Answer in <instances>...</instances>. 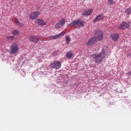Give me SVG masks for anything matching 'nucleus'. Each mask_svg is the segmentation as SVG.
<instances>
[{
    "mask_svg": "<svg viewBox=\"0 0 131 131\" xmlns=\"http://www.w3.org/2000/svg\"><path fill=\"white\" fill-rule=\"evenodd\" d=\"M96 36L93 37L89 39L85 45L86 46H94L97 40H102L103 39V32L101 30H98L96 33Z\"/></svg>",
    "mask_w": 131,
    "mask_h": 131,
    "instance_id": "nucleus-1",
    "label": "nucleus"
},
{
    "mask_svg": "<svg viewBox=\"0 0 131 131\" xmlns=\"http://www.w3.org/2000/svg\"><path fill=\"white\" fill-rule=\"evenodd\" d=\"M106 56V52L104 50H102V52L101 53H99L98 55L94 54L93 55H91V57H93V58H94L95 61L96 63H98V64H100L102 61H103V59L105 58Z\"/></svg>",
    "mask_w": 131,
    "mask_h": 131,
    "instance_id": "nucleus-2",
    "label": "nucleus"
},
{
    "mask_svg": "<svg viewBox=\"0 0 131 131\" xmlns=\"http://www.w3.org/2000/svg\"><path fill=\"white\" fill-rule=\"evenodd\" d=\"M11 49L10 51V54L11 55H14V54H16V53H18V51H19V47H18V45L16 43H13L11 46Z\"/></svg>",
    "mask_w": 131,
    "mask_h": 131,
    "instance_id": "nucleus-3",
    "label": "nucleus"
},
{
    "mask_svg": "<svg viewBox=\"0 0 131 131\" xmlns=\"http://www.w3.org/2000/svg\"><path fill=\"white\" fill-rule=\"evenodd\" d=\"M65 23H66V19L64 17L61 18L59 22L55 24V29H59V28H61V27H62V26L65 25Z\"/></svg>",
    "mask_w": 131,
    "mask_h": 131,
    "instance_id": "nucleus-4",
    "label": "nucleus"
},
{
    "mask_svg": "<svg viewBox=\"0 0 131 131\" xmlns=\"http://www.w3.org/2000/svg\"><path fill=\"white\" fill-rule=\"evenodd\" d=\"M61 62L59 61H55L50 64V67L51 68H54L56 70L60 69V68H61Z\"/></svg>",
    "mask_w": 131,
    "mask_h": 131,
    "instance_id": "nucleus-5",
    "label": "nucleus"
},
{
    "mask_svg": "<svg viewBox=\"0 0 131 131\" xmlns=\"http://www.w3.org/2000/svg\"><path fill=\"white\" fill-rule=\"evenodd\" d=\"M73 22L74 26L77 28H79V27H83V26H84V22L81 21L80 19L74 20Z\"/></svg>",
    "mask_w": 131,
    "mask_h": 131,
    "instance_id": "nucleus-6",
    "label": "nucleus"
},
{
    "mask_svg": "<svg viewBox=\"0 0 131 131\" xmlns=\"http://www.w3.org/2000/svg\"><path fill=\"white\" fill-rule=\"evenodd\" d=\"M40 15V12L39 11H34L30 13L29 17L31 20H35L37 18V16Z\"/></svg>",
    "mask_w": 131,
    "mask_h": 131,
    "instance_id": "nucleus-7",
    "label": "nucleus"
},
{
    "mask_svg": "<svg viewBox=\"0 0 131 131\" xmlns=\"http://www.w3.org/2000/svg\"><path fill=\"white\" fill-rule=\"evenodd\" d=\"M130 26V23L129 22L122 21V24L119 27V29H127Z\"/></svg>",
    "mask_w": 131,
    "mask_h": 131,
    "instance_id": "nucleus-8",
    "label": "nucleus"
},
{
    "mask_svg": "<svg viewBox=\"0 0 131 131\" xmlns=\"http://www.w3.org/2000/svg\"><path fill=\"white\" fill-rule=\"evenodd\" d=\"M39 36H34V35H31L29 37V40L30 41H32V42H38L40 40Z\"/></svg>",
    "mask_w": 131,
    "mask_h": 131,
    "instance_id": "nucleus-9",
    "label": "nucleus"
},
{
    "mask_svg": "<svg viewBox=\"0 0 131 131\" xmlns=\"http://www.w3.org/2000/svg\"><path fill=\"white\" fill-rule=\"evenodd\" d=\"M35 23L36 24L38 25H40V26H45V25H47V23L42 19H37L35 20Z\"/></svg>",
    "mask_w": 131,
    "mask_h": 131,
    "instance_id": "nucleus-10",
    "label": "nucleus"
},
{
    "mask_svg": "<svg viewBox=\"0 0 131 131\" xmlns=\"http://www.w3.org/2000/svg\"><path fill=\"white\" fill-rule=\"evenodd\" d=\"M111 38L113 41H117L119 39V35L118 33L111 34Z\"/></svg>",
    "mask_w": 131,
    "mask_h": 131,
    "instance_id": "nucleus-11",
    "label": "nucleus"
},
{
    "mask_svg": "<svg viewBox=\"0 0 131 131\" xmlns=\"http://www.w3.org/2000/svg\"><path fill=\"white\" fill-rule=\"evenodd\" d=\"M66 33L64 32H61L60 33L56 35H53L51 37H50V39H57V38H59V37H61V36H63L64 34H65Z\"/></svg>",
    "mask_w": 131,
    "mask_h": 131,
    "instance_id": "nucleus-12",
    "label": "nucleus"
},
{
    "mask_svg": "<svg viewBox=\"0 0 131 131\" xmlns=\"http://www.w3.org/2000/svg\"><path fill=\"white\" fill-rule=\"evenodd\" d=\"M93 11L94 10H93V9H90L88 10H85L82 13V16H90L92 15V13H93Z\"/></svg>",
    "mask_w": 131,
    "mask_h": 131,
    "instance_id": "nucleus-13",
    "label": "nucleus"
},
{
    "mask_svg": "<svg viewBox=\"0 0 131 131\" xmlns=\"http://www.w3.org/2000/svg\"><path fill=\"white\" fill-rule=\"evenodd\" d=\"M104 19V15L103 14H99L96 16L94 20H93V22H98V21H100L101 20H103Z\"/></svg>",
    "mask_w": 131,
    "mask_h": 131,
    "instance_id": "nucleus-14",
    "label": "nucleus"
},
{
    "mask_svg": "<svg viewBox=\"0 0 131 131\" xmlns=\"http://www.w3.org/2000/svg\"><path fill=\"white\" fill-rule=\"evenodd\" d=\"M66 57L69 59H72L73 58V52L72 51L68 52L66 54Z\"/></svg>",
    "mask_w": 131,
    "mask_h": 131,
    "instance_id": "nucleus-15",
    "label": "nucleus"
},
{
    "mask_svg": "<svg viewBox=\"0 0 131 131\" xmlns=\"http://www.w3.org/2000/svg\"><path fill=\"white\" fill-rule=\"evenodd\" d=\"M14 21L17 26H19V27H23L24 26V25L22 24V23L19 22V19H18V18H17L16 17L14 18Z\"/></svg>",
    "mask_w": 131,
    "mask_h": 131,
    "instance_id": "nucleus-16",
    "label": "nucleus"
},
{
    "mask_svg": "<svg viewBox=\"0 0 131 131\" xmlns=\"http://www.w3.org/2000/svg\"><path fill=\"white\" fill-rule=\"evenodd\" d=\"M12 35H14L15 36H17L20 34V31L17 29H15L13 31L12 33Z\"/></svg>",
    "mask_w": 131,
    "mask_h": 131,
    "instance_id": "nucleus-17",
    "label": "nucleus"
},
{
    "mask_svg": "<svg viewBox=\"0 0 131 131\" xmlns=\"http://www.w3.org/2000/svg\"><path fill=\"white\" fill-rule=\"evenodd\" d=\"M6 39L8 41H12L15 39V36L13 35L7 36Z\"/></svg>",
    "mask_w": 131,
    "mask_h": 131,
    "instance_id": "nucleus-18",
    "label": "nucleus"
},
{
    "mask_svg": "<svg viewBox=\"0 0 131 131\" xmlns=\"http://www.w3.org/2000/svg\"><path fill=\"white\" fill-rule=\"evenodd\" d=\"M125 13L127 15H130V14L131 13V8H128L126 9L125 10Z\"/></svg>",
    "mask_w": 131,
    "mask_h": 131,
    "instance_id": "nucleus-19",
    "label": "nucleus"
},
{
    "mask_svg": "<svg viewBox=\"0 0 131 131\" xmlns=\"http://www.w3.org/2000/svg\"><path fill=\"white\" fill-rule=\"evenodd\" d=\"M107 3L108 5H110L111 6H113V5H115V2H114L113 0H107Z\"/></svg>",
    "mask_w": 131,
    "mask_h": 131,
    "instance_id": "nucleus-20",
    "label": "nucleus"
},
{
    "mask_svg": "<svg viewBox=\"0 0 131 131\" xmlns=\"http://www.w3.org/2000/svg\"><path fill=\"white\" fill-rule=\"evenodd\" d=\"M66 40L67 41V45H69V41L71 40L70 37H69V36H67L66 37Z\"/></svg>",
    "mask_w": 131,
    "mask_h": 131,
    "instance_id": "nucleus-21",
    "label": "nucleus"
},
{
    "mask_svg": "<svg viewBox=\"0 0 131 131\" xmlns=\"http://www.w3.org/2000/svg\"><path fill=\"white\" fill-rule=\"evenodd\" d=\"M72 26H74V23L73 21H72L68 25V27H72Z\"/></svg>",
    "mask_w": 131,
    "mask_h": 131,
    "instance_id": "nucleus-22",
    "label": "nucleus"
},
{
    "mask_svg": "<svg viewBox=\"0 0 131 131\" xmlns=\"http://www.w3.org/2000/svg\"><path fill=\"white\" fill-rule=\"evenodd\" d=\"M129 75H131V71L128 73Z\"/></svg>",
    "mask_w": 131,
    "mask_h": 131,
    "instance_id": "nucleus-23",
    "label": "nucleus"
}]
</instances>
